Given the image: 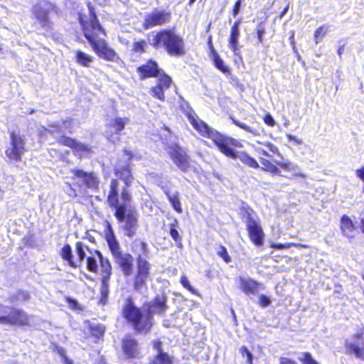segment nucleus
Instances as JSON below:
<instances>
[{
    "label": "nucleus",
    "instance_id": "nucleus-7",
    "mask_svg": "<svg viewBox=\"0 0 364 364\" xmlns=\"http://www.w3.org/2000/svg\"><path fill=\"white\" fill-rule=\"evenodd\" d=\"M151 46L154 48H163L170 56L181 57L186 53L183 38L170 28L158 31L153 38Z\"/></svg>",
    "mask_w": 364,
    "mask_h": 364
},
{
    "label": "nucleus",
    "instance_id": "nucleus-31",
    "mask_svg": "<svg viewBox=\"0 0 364 364\" xmlns=\"http://www.w3.org/2000/svg\"><path fill=\"white\" fill-rule=\"evenodd\" d=\"M73 154L78 159L87 157L93 153L91 146L76 140L72 148Z\"/></svg>",
    "mask_w": 364,
    "mask_h": 364
},
{
    "label": "nucleus",
    "instance_id": "nucleus-45",
    "mask_svg": "<svg viewBox=\"0 0 364 364\" xmlns=\"http://www.w3.org/2000/svg\"><path fill=\"white\" fill-rule=\"evenodd\" d=\"M65 301L68 304L69 308L73 311H82V308L78 304L77 301L73 298L65 296Z\"/></svg>",
    "mask_w": 364,
    "mask_h": 364
},
{
    "label": "nucleus",
    "instance_id": "nucleus-64",
    "mask_svg": "<svg viewBox=\"0 0 364 364\" xmlns=\"http://www.w3.org/2000/svg\"><path fill=\"white\" fill-rule=\"evenodd\" d=\"M195 1H196V0H189L188 4H189V5H191V4H193Z\"/></svg>",
    "mask_w": 364,
    "mask_h": 364
},
{
    "label": "nucleus",
    "instance_id": "nucleus-30",
    "mask_svg": "<svg viewBox=\"0 0 364 364\" xmlns=\"http://www.w3.org/2000/svg\"><path fill=\"white\" fill-rule=\"evenodd\" d=\"M179 223L176 218H174L171 223L168 224V233L171 238L176 243V245L178 248H181L183 247V238L182 235L180 234L178 231Z\"/></svg>",
    "mask_w": 364,
    "mask_h": 364
},
{
    "label": "nucleus",
    "instance_id": "nucleus-24",
    "mask_svg": "<svg viewBox=\"0 0 364 364\" xmlns=\"http://www.w3.org/2000/svg\"><path fill=\"white\" fill-rule=\"evenodd\" d=\"M162 346L163 343L159 340L153 342V347L156 351V354L150 360L149 364H174L173 356L163 351Z\"/></svg>",
    "mask_w": 364,
    "mask_h": 364
},
{
    "label": "nucleus",
    "instance_id": "nucleus-11",
    "mask_svg": "<svg viewBox=\"0 0 364 364\" xmlns=\"http://www.w3.org/2000/svg\"><path fill=\"white\" fill-rule=\"evenodd\" d=\"M90 250L92 249L89 248L83 242L77 241L75 244V255L70 245L65 243L59 252V255L69 267L76 269L80 267L87 258L86 251L90 253Z\"/></svg>",
    "mask_w": 364,
    "mask_h": 364
},
{
    "label": "nucleus",
    "instance_id": "nucleus-20",
    "mask_svg": "<svg viewBox=\"0 0 364 364\" xmlns=\"http://www.w3.org/2000/svg\"><path fill=\"white\" fill-rule=\"evenodd\" d=\"M136 70L141 80L156 78L164 71L159 63L152 58L146 60L144 63L138 66Z\"/></svg>",
    "mask_w": 364,
    "mask_h": 364
},
{
    "label": "nucleus",
    "instance_id": "nucleus-56",
    "mask_svg": "<svg viewBox=\"0 0 364 364\" xmlns=\"http://www.w3.org/2000/svg\"><path fill=\"white\" fill-rule=\"evenodd\" d=\"M356 176L364 182V164L355 170Z\"/></svg>",
    "mask_w": 364,
    "mask_h": 364
},
{
    "label": "nucleus",
    "instance_id": "nucleus-59",
    "mask_svg": "<svg viewBox=\"0 0 364 364\" xmlns=\"http://www.w3.org/2000/svg\"><path fill=\"white\" fill-rule=\"evenodd\" d=\"M257 151H258V153H259L260 154H262L267 157H269L270 158L272 156L267 151H265L264 149H262L261 148H258L257 149Z\"/></svg>",
    "mask_w": 364,
    "mask_h": 364
},
{
    "label": "nucleus",
    "instance_id": "nucleus-4",
    "mask_svg": "<svg viewBox=\"0 0 364 364\" xmlns=\"http://www.w3.org/2000/svg\"><path fill=\"white\" fill-rule=\"evenodd\" d=\"M131 247L136 255V272L132 278V288L136 291H141L147 288V283L151 279V264L147 259L149 247L146 242L136 238L132 242Z\"/></svg>",
    "mask_w": 364,
    "mask_h": 364
},
{
    "label": "nucleus",
    "instance_id": "nucleus-43",
    "mask_svg": "<svg viewBox=\"0 0 364 364\" xmlns=\"http://www.w3.org/2000/svg\"><path fill=\"white\" fill-rule=\"evenodd\" d=\"M217 255L222 258V259L226 264H228L231 262V257L229 255L227 248L223 245H220L218 246V250L217 251Z\"/></svg>",
    "mask_w": 364,
    "mask_h": 364
},
{
    "label": "nucleus",
    "instance_id": "nucleus-1",
    "mask_svg": "<svg viewBox=\"0 0 364 364\" xmlns=\"http://www.w3.org/2000/svg\"><path fill=\"white\" fill-rule=\"evenodd\" d=\"M167 298L164 294L156 295L144 304L145 309L136 305L133 298L125 299L122 306L121 316L136 334H147L154 326V315H164L168 309Z\"/></svg>",
    "mask_w": 364,
    "mask_h": 364
},
{
    "label": "nucleus",
    "instance_id": "nucleus-9",
    "mask_svg": "<svg viewBox=\"0 0 364 364\" xmlns=\"http://www.w3.org/2000/svg\"><path fill=\"white\" fill-rule=\"evenodd\" d=\"M119 352L122 360L128 363H136L144 358L141 343L129 333L119 339Z\"/></svg>",
    "mask_w": 364,
    "mask_h": 364
},
{
    "label": "nucleus",
    "instance_id": "nucleus-46",
    "mask_svg": "<svg viewBox=\"0 0 364 364\" xmlns=\"http://www.w3.org/2000/svg\"><path fill=\"white\" fill-rule=\"evenodd\" d=\"M239 352L242 357H246L247 364H253V355L246 346H241L239 349Z\"/></svg>",
    "mask_w": 364,
    "mask_h": 364
},
{
    "label": "nucleus",
    "instance_id": "nucleus-22",
    "mask_svg": "<svg viewBox=\"0 0 364 364\" xmlns=\"http://www.w3.org/2000/svg\"><path fill=\"white\" fill-rule=\"evenodd\" d=\"M259 161L262 164V168L266 172L270 173L273 176H282L280 168L285 171H292L296 166L289 160L284 161H276V164H272L269 160L260 158Z\"/></svg>",
    "mask_w": 364,
    "mask_h": 364
},
{
    "label": "nucleus",
    "instance_id": "nucleus-15",
    "mask_svg": "<svg viewBox=\"0 0 364 364\" xmlns=\"http://www.w3.org/2000/svg\"><path fill=\"white\" fill-rule=\"evenodd\" d=\"M9 145L5 149V155L11 161H21L24 153L27 151L23 135L15 131L9 132Z\"/></svg>",
    "mask_w": 364,
    "mask_h": 364
},
{
    "label": "nucleus",
    "instance_id": "nucleus-2",
    "mask_svg": "<svg viewBox=\"0 0 364 364\" xmlns=\"http://www.w3.org/2000/svg\"><path fill=\"white\" fill-rule=\"evenodd\" d=\"M89 19L79 16V23L83 35L96 55L106 61L117 62L120 60L119 54L109 45L104 38H97L100 34L107 36L106 30L100 24L95 9L90 2L87 3Z\"/></svg>",
    "mask_w": 364,
    "mask_h": 364
},
{
    "label": "nucleus",
    "instance_id": "nucleus-39",
    "mask_svg": "<svg viewBox=\"0 0 364 364\" xmlns=\"http://www.w3.org/2000/svg\"><path fill=\"white\" fill-rule=\"evenodd\" d=\"M146 48L147 43L144 39L136 40L133 42L132 51L141 55L146 52Z\"/></svg>",
    "mask_w": 364,
    "mask_h": 364
},
{
    "label": "nucleus",
    "instance_id": "nucleus-55",
    "mask_svg": "<svg viewBox=\"0 0 364 364\" xmlns=\"http://www.w3.org/2000/svg\"><path fill=\"white\" fill-rule=\"evenodd\" d=\"M207 43L208 46V48H209L210 55H213V54L217 53L215 48H214L213 43L212 36H208V38L207 39Z\"/></svg>",
    "mask_w": 364,
    "mask_h": 364
},
{
    "label": "nucleus",
    "instance_id": "nucleus-12",
    "mask_svg": "<svg viewBox=\"0 0 364 364\" xmlns=\"http://www.w3.org/2000/svg\"><path fill=\"white\" fill-rule=\"evenodd\" d=\"M113 172L119 182V198L122 199V193L124 191L132 195L130 186L132 184L134 176L130 161L118 159L114 166Z\"/></svg>",
    "mask_w": 364,
    "mask_h": 364
},
{
    "label": "nucleus",
    "instance_id": "nucleus-33",
    "mask_svg": "<svg viewBox=\"0 0 364 364\" xmlns=\"http://www.w3.org/2000/svg\"><path fill=\"white\" fill-rule=\"evenodd\" d=\"M164 193L173 210L179 214L182 213L183 209L179 200L178 192H176L173 194H171L170 191L166 190L164 191Z\"/></svg>",
    "mask_w": 364,
    "mask_h": 364
},
{
    "label": "nucleus",
    "instance_id": "nucleus-16",
    "mask_svg": "<svg viewBox=\"0 0 364 364\" xmlns=\"http://www.w3.org/2000/svg\"><path fill=\"white\" fill-rule=\"evenodd\" d=\"M168 154L174 164L182 171L187 172L191 167V159L187 151L178 144L168 146Z\"/></svg>",
    "mask_w": 364,
    "mask_h": 364
},
{
    "label": "nucleus",
    "instance_id": "nucleus-54",
    "mask_svg": "<svg viewBox=\"0 0 364 364\" xmlns=\"http://www.w3.org/2000/svg\"><path fill=\"white\" fill-rule=\"evenodd\" d=\"M279 364H298L297 362L291 358L287 357L279 358Z\"/></svg>",
    "mask_w": 364,
    "mask_h": 364
},
{
    "label": "nucleus",
    "instance_id": "nucleus-13",
    "mask_svg": "<svg viewBox=\"0 0 364 364\" xmlns=\"http://www.w3.org/2000/svg\"><path fill=\"white\" fill-rule=\"evenodd\" d=\"M179 109L186 115L192 127L203 137L212 139L218 131L213 130L205 122L198 118L187 102L179 105Z\"/></svg>",
    "mask_w": 364,
    "mask_h": 364
},
{
    "label": "nucleus",
    "instance_id": "nucleus-14",
    "mask_svg": "<svg viewBox=\"0 0 364 364\" xmlns=\"http://www.w3.org/2000/svg\"><path fill=\"white\" fill-rule=\"evenodd\" d=\"M59 9L55 3L48 0H40L34 4L31 12L33 18L37 20L42 27L51 28L53 23L50 19V12L58 14Z\"/></svg>",
    "mask_w": 364,
    "mask_h": 364
},
{
    "label": "nucleus",
    "instance_id": "nucleus-51",
    "mask_svg": "<svg viewBox=\"0 0 364 364\" xmlns=\"http://www.w3.org/2000/svg\"><path fill=\"white\" fill-rule=\"evenodd\" d=\"M241 3H242V0H237L235 2L233 7L232 9V11H231V14L233 16H236L239 14L240 6H241Z\"/></svg>",
    "mask_w": 364,
    "mask_h": 364
},
{
    "label": "nucleus",
    "instance_id": "nucleus-32",
    "mask_svg": "<svg viewBox=\"0 0 364 364\" xmlns=\"http://www.w3.org/2000/svg\"><path fill=\"white\" fill-rule=\"evenodd\" d=\"M129 121L127 117H115L107 124V127L112 129L115 134H119L125 129Z\"/></svg>",
    "mask_w": 364,
    "mask_h": 364
},
{
    "label": "nucleus",
    "instance_id": "nucleus-18",
    "mask_svg": "<svg viewBox=\"0 0 364 364\" xmlns=\"http://www.w3.org/2000/svg\"><path fill=\"white\" fill-rule=\"evenodd\" d=\"M355 343L346 341V353L350 355H354L356 358L364 360V327L359 329L353 335Z\"/></svg>",
    "mask_w": 364,
    "mask_h": 364
},
{
    "label": "nucleus",
    "instance_id": "nucleus-38",
    "mask_svg": "<svg viewBox=\"0 0 364 364\" xmlns=\"http://www.w3.org/2000/svg\"><path fill=\"white\" fill-rule=\"evenodd\" d=\"M270 247L277 249V250H282L287 249L291 247H296L299 248H309V246L306 244H302L299 242H287V243H279V242H272L270 244Z\"/></svg>",
    "mask_w": 364,
    "mask_h": 364
},
{
    "label": "nucleus",
    "instance_id": "nucleus-61",
    "mask_svg": "<svg viewBox=\"0 0 364 364\" xmlns=\"http://www.w3.org/2000/svg\"><path fill=\"white\" fill-rule=\"evenodd\" d=\"M289 9V6H287L284 9L283 11L281 12L280 15H279V18H282L283 17V16L287 12Z\"/></svg>",
    "mask_w": 364,
    "mask_h": 364
},
{
    "label": "nucleus",
    "instance_id": "nucleus-49",
    "mask_svg": "<svg viewBox=\"0 0 364 364\" xmlns=\"http://www.w3.org/2000/svg\"><path fill=\"white\" fill-rule=\"evenodd\" d=\"M270 303L271 301L267 296L264 294H261L259 296L258 304L261 307H267L270 304Z\"/></svg>",
    "mask_w": 364,
    "mask_h": 364
},
{
    "label": "nucleus",
    "instance_id": "nucleus-10",
    "mask_svg": "<svg viewBox=\"0 0 364 364\" xmlns=\"http://www.w3.org/2000/svg\"><path fill=\"white\" fill-rule=\"evenodd\" d=\"M0 324L26 327L31 325V316L22 309L0 303Z\"/></svg>",
    "mask_w": 364,
    "mask_h": 364
},
{
    "label": "nucleus",
    "instance_id": "nucleus-36",
    "mask_svg": "<svg viewBox=\"0 0 364 364\" xmlns=\"http://www.w3.org/2000/svg\"><path fill=\"white\" fill-rule=\"evenodd\" d=\"M214 66L224 74L230 73V70L228 66L225 65L223 59L217 53L210 55Z\"/></svg>",
    "mask_w": 364,
    "mask_h": 364
},
{
    "label": "nucleus",
    "instance_id": "nucleus-48",
    "mask_svg": "<svg viewBox=\"0 0 364 364\" xmlns=\"http://www.w3.org/2000/svg\"><path fill=\"white\" fill-rule=\"evenodd\" d=\"M263 121L265 124L270 127H274L276 126V122L273 117L269 113H266L263 117Z\"/></svg>",
    "mask_w": 364,
    "mask_h": 364
},
{
    "label": "nucleus",
    "instance_id": "nucleus-25",
    "mask_svg": "<svg viewBox=\"0 0 364 364\" xmlns=\"http://www.w3.org/2000/svg\"><path fill=\"white\" fill-rule=\"evenodd\" d=\"M103 259L109 260L107 257L102 255V252L97 250H90V255L85 259L87 269L92 273H98L97 260L100 262V270L102 269V261Z\"/></svg>",
    "mask_w": 364,
    "mask_h": 364
},
{
    "label": "nucleus",
    "instance_id": "nucleus-37",
    "mask_svg": "<svg viewBox=\"0 0 364 364\" xmlns=\"http://www.w3.org/2000/svg\"><path fill=\"white\" fill-rule=\"evenodd\" d=\"M88 329L92 337L97 339L103 338L105 332V327L102 324H90Z\"/></svg>",
    "mask_w": 364,
    "mask_h": 364
},
{
    "label": "nucleus",
    "instance_id": "nucleus-26",
    "mask_svg": "<svg viewBox=\"0 0 364 364\" xmlns=\"http://www.w3.org/2000/svg\"><path fill=\"white\" fill-rule=\"evenodd\" d=\"M340 229L342 234L349 238L353 239L358 230L355 223L348 215H343L340 220Z\"/></svg>",
    "mask_w": 364,
    "mask_h": 364
},
{
    "label": "nucleus",
    "instance_id": "nucleus-50",
    "mask_svg": "<svg viewBox=\"0 0 364 364\" xmlns=\"http://www.w3.org/2000/svg\"><path fill=\"white\" fill-rule=\"evenodd\" d=\"M50 129H46V131L50 134H53L54 133H60L61 132V127L58 123H51L48 125Z\"/></svg>",
    "mask_w": 364,
    "mask_h": 364
},
{
    "label": "nucleus",
    "instance_id": "nucleus-21",
    "mask_svg": "<svg viewBox=\"0 0 364 364\" xmlns=\"http://www.w3.org/2000/svg\"><path fill=\"white\" fill-rule=\"evenodd\" d=\"M100 274L102 284L100 301L102 304H105L109 294V281L112 274V267L109 260L103 259L102 261V269Z\"/></svg>",
    "mask_w": 364,
    "mask_h": 364
},
{
    "label": "nucleus",
    "instance_id": "nucleus-62",
    "mask_svg": "<svg viewBox=\"0 0 364 364\" xmlns=\"http://www.w3.org/2000/svg\"><path fill=\"white\" fill-rule=\"evenodd\" d=\"M360 228L362 232L364 234V218L360 219Z\"/></svg>",
    "mask_w": 364,
    "mask_h": 364
},
{
    "label": "nucleus",
    "instance_id": "nucleus-8",
    "mask_svg": "<svg viewBox=\"0 0 364 364\" xmlns=\"http://www.w3.org/2000/svg\"><path fill=\"white\" fill-rule=\"evenodd\" d=\"M254 210L249 205L240 208L239 215L245 223L247 236L252 243L256 247H261L264 244L265 233L258 218L255 217Z\"/></svg>",
    "mask_w": 364,
    "mask_h": 364
},
{
    "label": "nucleus",
    "instance_id": "nucleus-5",
    "mask_svg": "<svg viewBox=\"0 0 364 364\" xmlns=\"http://www.w3.org/2000/svg\"><path fill=\"white\" fill-rule=\"evenodd\" d=\"M211 139L219 151L227 158L235 160L239 159L245 166L254 169H258L259 164L255 158L250 156L247 151H236V148L243 146L242 142L232 136L222 134L218 132Z\"/></svg>",
    "mask_w": 364,
    "mask_h": 364
},
{
    "label": "nucleus",
    "instance_id": "nucleus-53",
    "mask_svg": "<svg viewBox=\"0 0 364 364\" xmlns=\"http://www.w3.org/2000/svg\"><path fill=\"white\" fill-rule=\"evenodd\" d=\"M264 146L268 149V150L269 151L272 152L273 154H279V151L278 148L274 144H273L272 143H271V142H266L264 144Z\"/></svg>",
    "mask_w": 364,
    "mask_h": 364
},
{
    "label": "nucleus",
    "instance_id": "nucleus-60",
    "mask_svg": "<svg viewBox=\"0 0 364 364\" xmlns=\"http://www.w3.org/2000/svg\"><path fill=\"white\" fill-rule=\"evenodd\" d=\"M288 139L290 140V141H294L295 142H296L297 144H300V141L298 140L294 136H292L291 134H289L287 136Z\"/></svg>",
    "mask_w": 364,
    "mask_h": 364
},
{
    "label": "nucleus",
    "instance_id": "nucleus-19",
    "mask_svg": "<svg viewBox=\"0 0 364 364\" xmlns=\"http://www.w3.org/2000/svg\"><path fill=\"white\" fill-rule=\"evenodd\" d=\"M156 84L150 88V94L161 102L165 101V91L173 84V80L164 70L157 76Z\"/></svg>",
    "mask_w": 364,
    "mask_h": 364
},
{
    "label": "nucleus",
    "instance_id": "nucleus-17",
    "mask_svg": "<svg viewBox=\"0 0 364 364\" xmlns=\"http://www.w3.org/2000/svg\"><path fill=\"white\" fill-rule=\"evenodd\" d=\"M171 20V14L170 11L154 9L144 16L142 28L144 30H147L154 27L161 26L169 23Z\"/></svg>",
    "mask_w": 364,
    "mask_h": 364
},
{
    "label": "nucleus",
    "instance_id": "nucleus-27",
    "mask_svg": "<svg viewBox=\"0 0 364 364\" xmlns=\"http://www.w3.org/2000/svg\"><path fill=\"white\" fill-rule=\"evenodd\" d=\"M240 23V19H237L233 23L230 28V36L228 38V46L235 55L240 49V46L239 45Z\"/></svg>",
    "mask_w": 364,
    "mask_h": 364
},
{
    "label": "nucleus",
    "instance_id": "nucleus-57",
    "mask_svg": "<svg viewBox=\"0 0 364 364\" xmlns=\"http://www.w3.org/2000/svg\"><path fill=\"white\" fill-rule=\"evenodd\" d=\"M123 153L128 157V160L127 161H129L134 157L133 151L131 150L124 149Z\"/></svg>",
    "mask_w": 364,
    "mask_h": 364
},
{
    "label": "nucleus",
    "instance_id": "nucleus-35",
    "mask_svg": "<svg viewBox=\"0 0 364 364\" xmlns=\"http://www.w3.org/2000/svg\"><path fill=\"white\" fill-rule=\"evenodd\" d=\"M230 119L232 121V124H234L237 127L242 129V130L245 131L247 133L250 134L253 136H259L260 132L258 129L250 127L246 124L245 123L239 121L238 119H235L233 117H230Z\"/></svg>",
    "mask_w": 364,
    "mask_h": 364
},
{
    "label": "nucleus",
    "instance_id": "nucleus-41",
    "mask_svg": "<svg viewBox=\"0 0 364 364\" xmlns=\"http://www.w3.org/2000/svg\"><path fill=\"white\" fill-rule=\"evenodd\" d=\"M76 141V139L74 138H72L70 136H66V135H61L59 137L56 139V142L60 145L69 147L72 149L73 146H74L75 143Z\"/></svg>",
    "mask_w": 364,
    "mask_h": 364
},
{
    "label": "nucleus",
    "instance_id": "nucleus-6",
    "mask_svg": "<svg viewBox=\"0 0 364 364\" xmlns=\"http://www.w3.org/2000/svg\"><path fill=\"white\" fill-rule=\"evenodd\" d=\"M105 239L110 254L123 275L129 277L133 272L134 257L129 252H124L117 240L111 223L108 220L104 221Z\"/></svg>",
    "mask_w": 364,
    "mask_h": 364
},
{
    "label": "nucleus",
    "instance_id": "nucleus-58",
    "mask_svg": "<svg viewBox=\"0 0 364 364\" xmlns=\"http://www.w3.org/2000/svg\"><path fill=\"white\" fill-rule=\"evenodd\" d=\"M289 42H290L291 45L293 46V48H294L296 43H295V41H294V31H291L290 32Z\"/></svg>",
    "mask_w": 364,
    "mask_h": 364
},
{
    "label": "nucleus",
    "instance_id": "nucleus-40",
    "mask_svg": "<svg viewBox=\"0 0 364 364\" xmlns=\"http://www.w3.org/2000/svg\"><path fill=\"white\" fill-rule=\"evenodd\" d=\"M328 25L327 24H323L320 26H318L314 31V43L316 45H317L322 38L326 36V33L328 30Z\"/></svg>",
    "mask_w": 364,
    "mask_h": 364
},
{
    "label": "nucleus",
    "instance_id": "nucleus-23",
    "mask_svg": "<svg viewBox=\"0 0 364 364\" xmlns=\"http://www.w3.org/2000/svg\"><path fill=\"white\" fill-rule=\"evenodd\" d=\"M73 178H81L82 183L88 188L97 189L99 186V179L94 172H87L82 169L73 168L71 170Z\"/></svg>",
    "mask_w": 364,
    "mask_h": 364
},
{
    "label": "nucleus",
    "instance_id": "nucleus-28",
    "mask_svg": "<svg viewBox=\"0 0 364 364\" xmlns=\"http://www.w3.org/2000/svg\"><path fill=\"white\" fill-rule=\"evenodd\" d=\"M240 289L247 295L258 294L261 284L251 278L239 277Z\"/></svg>",
    "mask_w": 364,
    "mask_h": 364
},
{
    "label": "nucleus",
    "instance_id": "nucleus-63",
    "mask_svg": "<svg viewBox=\"0 0 364 364\" xmlns=\"http://www.w3.org/2000/svg\"><path fill=\"white\" fill-rule=\"evenodd\" d=\"M337 53H338L339 56H341L342 53H343V47H339L338 50H337Z\"/></svg>",
    "mask_w": 364,
    "mask_h": 364
},
{
    "label": "nucleus",
    "instance_id": "nucleus-52",
    "mask_svg": "<svg viewBox=\"0 0 364 364\" xmlns=\"http://www.w3.org/2000/svg\"><path fill=\"white\" fill-rule=\"evenodd\" d=\"M56 351L57 353L63 358V364H66V361H72L70 359H69L65 353V350L63 348L61 347H56Z\"/></svg>",
    "mask_w": 364,
    "mask_h": 364
},
{
    "label": "nucleus",
    "instance_id": "nucleus-34",
    "mask_svg": "<svg viewBox=\"0 0 364 364\" xmlns=\"http://www.w3.org/2000/svg\"><path fill=\"white\" fill-rule=\"evenodd\" d=\"M75 61L80 65L88 68L92 62L93 57L80 50L75 51Z\"/></svg>",
    "mask_w": 364,
    "mask_h": 364
},
{
    "label": "nucleus",
    "instance_id": "nucleus-42",
    "mask_svg": "<svg viewBox=\"0 0 364 364\" xmlns=\"http://www.w3.org/2000/svg\"><path fill=\"white\" fill-rule=\"evenodd\" d=\"M180 283L183 288L190 291L192 294L199 296L198 291L191 285V283L186 275H182L180 278Z\"/></svg>",
    "mask_w": 364,
    "mask_h": 364
},
{
    "label": "nucleus",
    "instance_id": "nucleus-3",
    "mask_svg": "<svg viewBox=\"0 0 364 364\" xmlns=\"http://www.w3.org/2000/svg\"><path fill=\"white\" fill-rule=\"evenodd\" d=\"M132 201V195L126 191L122 193V199L119 198V182L117 179H112L107 196V203L109 208L114 210V215L117 221L123 223L122 228L129 237L136 235L138 227L136 211L128 210Z\"/></svg>",
    "mask_w": 364,
    "mask_h": 364
},
{
    "label": "nucleus",
    "instance_id": "nucleus-29",
    "mask_svg": "<svg viewBox=\"0 0 364 364\" xmlns=\"http://www.w3.org/2000/svg\"><path fill=\"white\" fill-rule=\"evenodd\" d=\"M31 299L30 291L23 289H18L14 293L9 295L7 300L11 304H25L28 302Z\"/></svg>",
    "mask_w": 364,
    "mask_h": 364
},
{
    "label": "nucleus",
    "instance_id": "nucleus-44",
    "mask_svg": "<svg viewBox=\"0 0 364 364\" xmlns=\"http://www.w3.org/2000/svg\"><path fill=\"white\" fill-rule=\"evenodd\" d=\"M299 360L301 364H319L309 352H303Z\"/></svg>",
    "mask_w": 364,
    "mask_h": 364
},
{
    "label": "nucleus",
    "instance_id": "nucleus-47",
    "mask_svg": "<svg viewBox=\"0 0 364 364\" xmlns=\"http://www.w3.org/2000/svg\"><path fill=\"white\" fill-rule=\"evenodd\" d=\"M256 33L257 41L259 43H262L264 41V34L265 33V28L264 25V22H259L256 27Z\"/></svg>",
    "mask_w": 364,
    "mask_h": 364
}]
</instances>
